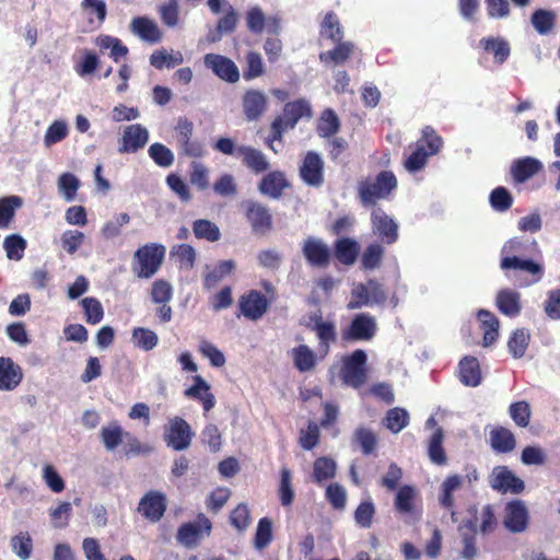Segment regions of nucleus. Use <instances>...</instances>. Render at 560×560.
<instances>
[{
	"label": "nucleus",
	"mask_w": 560,
	"mask_h": 560,
	"mask_svg": "<svg viewBox=\"0 0 560 560\" xmlns=\"http://www.w3.org/2000/svg\"><path fill=\"white\" fill-rule=\"evenodd\" d=\"M397 188V178L392 171H381L376 176L362 178L357 186L358 198L365 208H376L378 200L387 199Z\"/></svg>",
	"instance_id": "f257e3e1"
},
{
	"label": "nucleus",
	"mask_w": 560,
	"mask_h": 560,
	"mask_svg": "<svg viewBox=\"0 0 560 560\" xmlns=\"http://www.w3.org/2000/svg\"><path fill=\"white\" fill-rule=\"evenodd\" d=\"M311 116L312 108L307 101L299 98L285 103L282 114L277 116L271 122V132L266 139L268 148L277 153L278 151L275 149L273 142H281L285 131L293 129L301 118Z\"/></svg>",
	"instance_id": "f03ea898"
},
{
	"label": "nucleus",
	"mask_w": 560,
	"mask_h": 560,
	"mask_svg": "<svg viewBox=\"0 0 560 560\" xmlns=\"http://www.w3.org/2000/svg\"><path fill=\"white\" fill-rule=\"evenodd\" d=\"M442 145L443 140L435 129L425 126L422 129L421 138L415 144V150L404 162L405 168L411 173L422 170L428 163V158L439 153Z\"/></svg>",
	"instance_id": "7ed1b4c3"
},
{
	"label": "nucleus",
	"mask_w": 560,
	"mask_h": 560,
	"mask_svg": "<svg viewBox=\"0 0 560 560\" xmlns=\"http://www.w3.org/2000/svg\"><path fill=\"white\" fill-rule=\"evenodd\" d=\"M165 253V246L158 243H148L139 247L133 254V273L141 279L152 278L161 268Z\"/></svg>",
	"instance_id": "20e7f679"
},
{
	"label": "nucleus",
	"mask_w": 560,
	"mask_h": 560,
	"mask_svg": "<svg viewBox=\"0 0 560 560\" xmlns=\"http://www.w3.org/2000/svg\"><path fill=\"white\" fill-rule=\"evenodd\" d=\"M368 355L364 350L357 349L341 360L339 377L342 384L359 389L368 380Z\"/></svg>",
	"instance_id": "39448f33"
},
{
	"label": "nucleus",
	"mask_w": 560,
	"mask_h": 560,
	"mask_svg": "<svg viewBox=\"0 0 560 560\" xmlns=\"http://www.w3.org/2000/svg\"><path fill=\"white\" fill-rule=\"evenodd\" d=\"M270 300L260 291L252 289L238 298V314L246 319L257 322L267 313Z\"/></svg>",
	"instance_id": "423d86ee"
},
{
	"label": "nucleus",
	"mask_w": 560,
	"mask_h": 560,
	"mask_svg": "<svg viewBox=\"0 0 560 560\" xmlns=\"http://www.w3.org/2000/svg\"><path fill=\"white\" fill-rule=\"evenodd\" d=\"M194 435L195 433L185 419L174 417L168 421V425L164 433V440L167 446L173 450L184 451L190 446Z\"/></svg>",
	"instance_id": "0eeeda50"
},
{
	"label": "nucleus",
	"mask_w": 560,
	"mask_h": 560,
	"mask_svg": "<svg viewBox=\"0 0 560 560\" xmlns=\"http://www.w3.org/2000/svg\"><path fill=\"white\" fill-rule=\"evenodd\" d=\"M243 207L244 215L253 233L265 235L272 230V214L267 206L248 200Z\"/></svg>",
	"instance_id": "6e6552de"
},
{
	"label": "nucleus",
	"mask_w": 560,
	"mask_h": 560,
	"mask_svg": "<svg viewBox=\"0 0 560 560\" xmlns=\"http://www.w3.org/2000/svg\"><path fill=\"white\" fill-rule=\"evenodd\" d=\"M211 529V521L203 513H199L196 522L184 523L179 526L177 540L186 547H194L205 535H210Z\"/></svg>",
	"instance_id": "1a4fd4ad"
},
{
	"label": "nucleus",
	"mask_w": 560,
	"mask_h": 560,
	"mask_svg": "<svg viewBox=\"0 0 560 560\" xmlns=\"http://www.w3.org/2000/svg\"><path fill=\"white\" fill-rule=\"evenodd\" d=\"M377 330L376 322L368 313L357 314L349 327L342 331V339L346 341L371 340Z\"/></svg>",
	"instance_id": "9d476101"
},
{
	"label": "nucleus",
	"mask_w": 560,
	"mask_h": 560,
	"mask_svg": "<svg viewBox=\"0 0 560 560\" xmlns=\"http://www.w3.org/2000/svg\"><path fill=\"white\" fill-rule=\"evenodd\" d=\"M371 224L373 234L384 244L390 245L398 240L397 223L381 207L372 209Z\"/></svg>",
	"instance_id": "9b49d317"
},
{
	"label": "nucleus",
	"mask_w": 560,
	"mask_h": 560,
	"mask_svg": "<svg viewBox=\"0 0 560 560\" xmlns=\"http://www.w3.org/2000/svg\"><path fill=\"white\" fill-rule=\"evenodd\" d=\"M307 327L314 331L319 341V350L323 355H326L330 346L337 341L336 325L331 320H324L320 313H315L310 316Z\"/></svg>",
	"instance_id": "f8f14e48"
},
{
	"label": "nucleus",
	"mask_w": 560,
	"mask_h": 560,
	"mask_svg": "<svg viewBox=\"0 0 560 560\" xmlns=\"http://www.w3.org/2000/svg\"><path fill=\"white\" fill-rule=\"evenodd\" d=\"M166 509L165 494L153 490L147 492L138 504V512L151 523H158L164 516Z\"/></svg>",
	"instance_id": "ddd939ff"
},
{
	"label": "nucleus",
	"mask_w": 560,
	"mask_h": 560,
	"mask_svg": "<svg viewBox=\"0 0 560 560\" xmlns=\"http://www.w3.org/2000/svg\"><path fill=\"white\" fill-rule=\"evenodd\" d=\"M203 62L208 69L223 81L235 83L240 80L238 68L229 57L210 52L205 56Z\"/></svg>",
	"instance_id": "4468645a"
},
{
	"label": "nucleus",
	"mask_w": 560,
	"mask_h": 560,
	"mask_svg": "<svg viewBox=\"0 0 560 560\" xmlns=\"http://www.w3.org/2000/svg\"><path fill=\"white\" fill-rule=\"evenodd\" d=\"M302 254L307 264L316 268H326L331 260L328 245L322 240L312 236L303 242Z\"/></svg>",
	"instance_id": "2eb2a0df"
},
{
	"label": "nucleus",
	"mask_w": 560,
	"mask_h": 560,
	"mask_svg": "<svg viewBox=\"0 0 560 560\" xmlns=\"http://www.w3.org/2000/svg\"><path fill=\"white\" fill-rule=\"evenodd\" d=\"M490 486L501 493L518 494L524 491V481L505 466H498L493 469Z\"/></svg>",
	"instance_id": "dca6fc26"
},
{
	"label": "nucleus",
	"mask_w": 560,
	"mask_h": 560,
	"mask_svg": "<svg viewBox=\"0 0 560 560\" xmlns=\"http://www.w3.org/2000/svg\"><path fill=\"white\" fill-rule=\"evenodd\" d=\"M300 177L312 187H319L324 183V162L320 155L314 151H308L300 166Z\"/></svg>",
	"instance_id": "f3484780"
},
{
	"label": "nucleus",
	"mask_w": 560,
	"mask_h": 560,
	"mask_svg": "<svg viewBox=\"0 0 560 560\" xmlns=\"http://www.w3.org/2000/svg\"><path fill=\"white\" fill-rule=\"evenodd\" d=\"M469 513H472V517L464 521L458 526V532L463 544L462 557L466 560H475L477 556V509L475 506L469 509Z\"/></svg>",
	"instance_id": "a211bd4d"
},
{
	"label": "nucleus",
	"mask_w": 560,
	"mask_h": 560,
	"mask_svg": "<svg viewBox=\"0 0 560 560\" xmlns=\"http://www.w3.org/2000/svg\"><path fill=\"white\" fill-rule=\"evenodd\" d=\"M148 140L149 132L145 127L140 124L129 125L124 130L118 151L119 153H135L144 148Z\"/></svg>",
	"instance_id": "6ab92c4d"
},
{
	"label": "nucleus",
	"mask_w": 560,
	"mask_h": 560,
	"mask_svg": "<svg viewBox=\"0 0 560 560\" xmlns=\"http://www.w3.org/2000/svg\"><path fill=\"white\" fill-rule=\"evenodd\" d=\"M504 526L512 533H522L528 526V511L521 500H513L505 506Z\"/></svg>",
	"instance_id": "aec40b11"
},
{
	"label": "nucleus",
	"mask_w": 560,
	"mask_h": 560,
	"mask_svg": "<svg viewBox=\"0 0 560 560\" xmlns=\"http://www.w3.org/2000/svg\"><path fill=\"white\" fill-rule=\"evenodd\" d=\"M500 268L504 271L521 270L533 277V282H538L544 276V266L532 258L501 257Z\"/></svg>",
	"instance_id": "412c9836"
},
{
	"label": "nucleus",
	"mask_w": 560,
	"mask_h": 560,
	"mask_svg": "<svg viewBox=\"0 0 560 560\" xmlns=\"http://www.w3.org/2000/svg\"><path fill=\"white\" fill-rule=\"evenodd\" d=\"M267 96L258 90H247L242 100L243 113L248 121L258 120L266 112Z\"/></svg>",
	"instance_id": "4be33fe9"
},
{
	"label": "nucleus",
	"mask_w": 560,
	"mask_h": 560,
	"mask_svg": "<svg viewBox=\"0 0 560 560\" xmlns=\"http://www.w3.org/2000/svg\"><path fill=\"white\" fill-rule=\"evenodd\" d=\"M236 156L241 158L242 164L255 174L265 173L270 167L266 155L260 150L250 145L237 147Z\"/></svg>",
	"instance_id": "5701e85b"
},
{
	"label": "nucleus",
	"mask_w": 560,
	"mask_h": 560,
	"mask_svg": "<svg viewBox=\"0 0 560 560\" xmlns=\"http://www.w3.org/2000/svg\"><path fill=\"white\" fill-rule=\"evenodd\" d=\"M540 256V249L535 240L513 237L504 243L501 249L502 257Z\"/></svg>",
	"instance_id": "b1692460"
},
{
	"label": "nucleus",
	"mask_w": 560,
	"mask_h": 560,
	"mask_svg": "<svg viewBox=\"0 0 560 560\" xmlns=\"http://www.w3.org/2000/svg\"><path fill=\"white\" fill-rule=\"evenodd\" d=\"M130 31L140 39L149 44H158L163 37L158 24L147 16L133 18L130 23Z\"/></svg>",
	"instance_id": "393cba45"
},
{
	"label": "nucleus",
	"mask_w": 560,
	"mask_h": 560,
	"mask_svg": "<svg viewBox=\"0 0 560 560\" xmlns=\"http://www.w3.org/2000/svg\"><path fill=\"white\" fill-rule=\"evenodd\" d=\"M290 186L289 180L281 171H272L266 174L259 182V191L272 199H278L282 196L285 188Z\"/></svg>",
	"instance_id": "a878e982"
},
{
	"label": "nucleus",
	"mask_w": 560,
	"mask_h": 560,
	"mask_svg": "<svg viewBox=\"0 0 560 560\" xmlns=\"http://www.w3.org/2000/svg\"><path fill=\"white\" fill-rule=\"evenodd\" d=\"M23 373L20 365L11 358L0 357V389L13 390L22 382Z\"/></svg>",
	"instance_id": "bb28decb"
},
{
	"label": "nucleus",
	"mask_w": 560,
	"mask_h": 560,
	"mask_svg": "<svg viewBox=\"0 0 560 560\" xmlns=\"http://www.w3.org/2000/svg\"><path fill=\"white\" fill-rule=\"evenodd\" d=\"M194 384L185 389L186 397L199 400L206 412L210 411L215 405V397L211 393L210 385L200 376L192 377Z\"/></svg>",
	"instance_id": "cd10ccee"
},
{
	"label": "nucleus",
	"mask_w": 560,
	"mask_h": 560,
	"mask_svg": "<svg viewBox=\"0 0 560 560\" xmlns=\"http://www.w3.org/2000/svg\"><path fill=\"white\" fill-rule=\"evenodd\" d=\"M491 448L498 454L511 453L516 447V439L511 430L497 425L489 432Z\"/></svg>",
	"instance_id": "c85d7f7f"
},
{
	"label": "nucleus",
	"mask_w": 560,
	"mask_h": 560,
	"mask_svg": "<svg viewBox=\"0 0 560 560\" xmlns=\"http://www.w3.org/2000/svg\"><path fill=\"white\" fill-rule=\"evenodd\" d=\"M477 319L480 324V329L483 332L482 346L490 347L499 338L500 322L498 317L488 310H479Z\"/></svg>",
	"instance_id": "c756f323"
},
{
	"label": "nucleus",
	"mask_w": 560,
	"mask_h": 560,
	"mask_svg": "<svg viewBox=\"0 0 560 560\" xmlns=\"http://www.w3.org/2000/svg\"><path fill=\"white\" fill-rule=\"evenodd\" d=\"M495 305L503 315L516 317L522 310L521 294L512 289H502L497 293Z\"/></svg>",
	"instance_id": "7c9ffc66"
},
{
	"label": "nucleus",
	"mask_w": 560,
	"mask_h": 560,
	"mask_svg": "<svg viewBox=\"0 0 560 560\" xmlns=\"http://www.w3.org/2000/svg\"><path fill=\"white\" fill-rule=\"evenodd\" d=\"M360 253L359 243L350 237H341L336 240L334 244V255L336 259L346 266H351L355 262Z\"/></svg>",
	"instance_id": "2f4dec72"
},
{
	"label": "nucleus",
	"mask_w": 560,
	"mask_h": 560,
	"mask_svg": "<svg viewBox=\"0 0 560 560\" xmlns=\"http://www.w3.org/2000/svg\"><path fill=\"white\" fill-rule=\"evenodd\" d=\"M479 45L485 51L493 55L495 63L502 65L510 57L511 47L509 42L503 37H483L479 40Z\"/></svg>",
	"instance_id": "473e14b6"
},
{
	"label": "nucleus",
	"mask_w": 560,
	"mask_h": 560,
	"mask_svg": "<svg viewBox=\"0 0 560 560\" xmlns=\"http://www.w3.org/2000/svg\"><path fill=\"white\" fill-rule=\"evenodd\" d=\"M459 381L470 387L481 383V371L478 360L475 357H465L458 364Z\"/></svg>",
	"instance_id": "72a5a7b5"
},
{
	"label": "nucleus",
	"mask_w": 560,
	"mask_h": 560,
	"mask_svg": "<svg viewBox=\"0 0 560 560\" xmlns=\"http://www.w3.org/2000/svg\"><path fill=\"white\" fill-rule=\"evenodd\" d=\"M542 168V164L535 158L526 156L513 162L511 174L516 183H524Z\"/></svg>",
	"instance_id": "f704fd0d"
},
{
	"label": "nucleus",
	"mask_w": 560,
	"mask_h": 560,
	"mask_svg": "<svg viewBox=\"0 0 560 560\" xmlns=\"http://www.w3.org/2000/svg\"><path fill=\"white\" fill-rule=\"evenodd\" d=\"M291 358L294 368L301 373L313 371L317 364L316 353L306 345L294 347L291 351Z\"/></svg>",
	"instance_id": "c9c22d12"
},
{
	"label": "nucleus",
	"mask_w": 560,
	"mask_h": 560,
	"mask_svg": "<svg viewBox=\"0 0 560 560\" xmlns=\"http://www.w3.org/2000/svg\"><path fill=\"white\" fill-rule=\"evenodd\" d=\"M336 46L327 51L319 54V60L324 63L342 65L353 54L354 45L351 42H335Z\"/></svg>",
	"instance_id": "e433bc0d"
},
{
	"label": "nucleus",
	"mask_w": 560,
	"mask_h": 560,
	"mask_svg": "<svg viewBox=\"0 0 560 560\" xmlns=\"http://www.w3.org/2000/svg\"><path fill=\"white\" fill-rule=\"evenodd\" d=\"M557 14L552 10L537 9L530 15L534 30L540 35H547L556 26Z\"/></svg>",
	"instance_id": "4c0bfd02"
},
{
	"label": "nucleus",
	"mask_w": 560,
	"mask_h": 560,
	"mask_svg": "<svg viewBox=\"0 0 560 560\" xmlns=\"http://www.w3.org/2000/svg\"><path fill=\"white\" fill-rule=\"evenodd\" d=\"M336 470L337 465L332 458L320 456L313 463L312 480L313 482L320 485L326 480L335 478Z\"/></svg>",
	"instance_id": "58836bf2"
},
{
	"label": "nucleus",
	"mask_w": 560,
	"mask_h": 560,
	"mask_svg": "<svg viewBox=\"0 0 560 560\" xmlns=\"http://www.w3.org/2000/svg\"><path fill=\"white\" fill-rule=\"evenodd\" d=\"M319 35L331 42H340L342 39L343 30L338 15L334 11H329L325 14L319 26Z\"/></svg>",
	"instance_id": "ea45409f"
},
{
	"label": "nucleus",
	"mask_w": 560,
	"mask_h": 560,
	"mask_svg": "<svg viewBox=\"0 0 560 560\" xmlns=\"http://www.w3.org/2000/svg\"><path fill=\"white\" fill-rule=\"evenodd\" d=\"M22 206V198L19 196H7L0 198V229H9L16 210Z\"/></svg>",
	"instance_id": "a19ab883"
},
{
	"label": "nucleus",
	"mask_w": 560,
	"mask_h": 560,
	"mask_svg": "<svg viewBox=\"0 0 560 560\" xmlns=\"http://www.w3.org/2000/svg\"><path fill=\"white\" fill-rule=\"evenodd\" d=\"M126 431L117 422L103 427L100 438L107 451L116 450L125 440Z\"/></svg>",
	"instance_id": "79ce46f5"
},
{
	"label": "nucleus",
	"mask_w": 560,
	"mask_h": 560,
	"mask_svg": "<svg viewBox=\"0 0 560 560\" xmlns=\"http://www.w3.org/2000/svg\"><path fill=\"white\" fill-rule=\"evenodd\" d=\"M235 269L233 260H221L217 266L208 271L203 277V287L207 289L214 288L222 279L230 276Z\"/></svg>",
	"instance_id": "37998d69"
},
{
	"label": "nucleus",
	"mask_w": 560,
	"mask_h": 560,
	"mask_svg": "<svg viewBox=\"0 0 560 560\" xmlns=\"http://www.w3.org/2000/svg\"><path fill=\"white\" fill-rule=\"evenodd\" d=\"M340 129V121L336 113L327 108L325 109L317 122V133L322 138H330Z\"/></svg>",
	"instance_id": "c03bdc74"
},
{
	"label": "nucleus",
	"mask_w": 560,
	"mask_h": 560,
	"mask_svg": "<svg viewBox=\"0 0 560 560\" xmlns=\"http://www.w3.org/2000/svg\"><path fill=\"white\" fill-rule=\"evenodd\" d=\"M443 430L441 428L436 429L430 439L428 447L430 460L439 466H443L447 462V456L443 447Z\"/></svg>",
	"instance_id": "a18cd8bd"
},
{
	"label": "nucleus",
	"mask_w": 560,
	"mask_h": 560,
	"mask_svg": "<svg viewBox=\"0 0 560 560\" xmlns=\"http://www.w3.org/2000/svg\"><path fill=\"white\" fill-rule=\"evenodd\" d=\"M383 423L390 432L399 433L409 424V413L400 407L392 408L386 412Z\"/></svg>",
	"instance_id": "49530a36"
},
{
	"label": "nucleus",
	"mask_w": 560,
	"mask_h": 560,
	"mask_svg": "<svg viewBox=\"0 0 560 560\" xmlns=\"http://www.w3.org/2000/svg\"><path fill=\"white\" fill-rule=\"evenodd\" d=\"M352 441L361 448V452L365 456L374 453L377 446V438L375 433L364 427H359L355 429Z\"/></svg>",
	"instance_id": "de8ad7c7"
},
{
	"label": "nucleus",
	"mask_w": 560,
	"mask_h": 560,
	"mask_svg": "<svg viewBox=\"0 0 560 560\" xmlns=\"http://www.w3.org/2000/svg\"><path fill=\"white\" fill-rule=\"evenodd\" d=\"M192 232L199 240H206L208 242H217L221 237V232L218 225L207 219H198L192 223Z\"/></svg>",
	"instance_id": "09e8293b"
},
{
	"label": "nucleus",
	"mask_w": 560,
	"mask_h": 560,
	"mask_svg": "<svg viewBox=\"0 0 560 560\" xmlns=\"http://www.w3.org/2000/svg\"><path fill=\"white\" fill-rule=\"evenodd\" d=\"M530 335L525 328L516 329L508 341V348L510 353L515 359L524 357L527 347L529 345Z\"/></svg>",
	"instance_id": "8fccbe9b"
},
{
	"label": "nucleus",
	"mask_w": 560,
	"mask_h": 560,
	"mask_svg": "<svg viewBox=\"0 0 560 560\" xmlns=\"http://www.w3.org/2000/svg\"><path fill=\"white\" fill-rule=\"evenodd\" d=\"M384 253V247L378 243L368 245L361 256L362 269L374 270L378 268L382 264Z\"/></svg>",
	"instance_id": "3c124183"
},
{
	"label": "nucleus",
	"mask_w": 560,
	"mask_h": 560,
	"mask_svg": "<svg viewBox=\"0 0 560 560\" xmlns=\"http://www.w3.org/2000/svg\"><path fill=\"white\" fill-rule=\"evenodd\" d=\"M416 491L413 487L405 485L397 491L395 498V509L400 514H410L413 511V501Z\"/></svg>",
	"instance_id": "603ef678"
},
{
	"label": "nucleus",
	"mask_w": 560,
	"mask_h": 560,
	"mask_svg": "<svg viewBox=\"0 0 560 560\" xmlns=\"http://www.w3.org/2000/svg\"><path fill=\"white\" fill-rule=\"evenodd\" d=\"M132 341L136 347L150 351L158 346L159 337L149 328L136 327L132 330Z\"/></svg>",
	"instance_id": "864d4df0"
},
{
	"label": "nucleus",
	"mask_w": 560,
	"mask_h": 560,
	"mask_svg": "<svg viewBox=\"0 0 560 560\" xmlns=\"http://www.w3.org/2000/svg\"><path fill=\"white\" fill-rule=\"evenodd\" d=\"M84 317L88 324L96 325L104 317V310L101 302L96 298H84L81 301Z\"/></svg>",
	"instance_id": "5fc2aeb1"
},
{
	"label": "nucleus",
	"mask_w": 560,
	"mask_h": 560,
	"mask_svg": "<svg viewBox=\"0 0 560 560\" xmlns=\"http://www.w3.org/2000/svg\"><path fill=\"white\" fill-rule=\"evenodd\" d=\"M265 73V66L261 56L257 51L246 54V68L243 71V78L246 81L254 80Z\"/></svg>",
	"instance_id": "6e6d98bb"
},
{
	"label": "nucleus",
	"mask_w": 560,
	"mask_h": 560,
	"mask_svg": "<svg viewBox=\"0 0 560 560\" xmlns=\"http://www.w3.org/2000/svg\"><path fill=\"white\" fill-rule=\"evenodd\" d=\"M238 22V16L232 5H229V10L225 14L219 19L217 23V33L211 37L212 42L221 38L223 34H231L235 31Z\"/></svg>",
	"instance_id": "4d7b16f0"
},
{
	"label": "nucleus",
	"mask_w": 560,
	"mask_h": 560,
	"mask_svg": "<svg viewBox=\"0 0 560 560\" xmlns=\"http://www.w3.org/2000/svg\"><path fill=\"white\" fill-rule=\"evenodd\" d=\"M509 413L517 427L526 428L529 424L532 411L527 401L521 400L511 404Z\"/></svg>",
	"instance_id": "13d9d810"
},
{
	"label": "nucleus",
	"mask_w": 560,
	"mask_h": 560,
	"mask_svg": "<svg viewBox=\"0 0 560 560\" xmlns=\"http://www.w3.org/2000/svg\"><path fill=\"white\" fill-rule=\"evenodd\" d=\"M491 207L499 212H504L512 207L513 197L503 186L494 188L489 196Z\"/></svg>",
	"instance_id": "bf43d9fd"
},
{
	"label": "nucleus",
	"mask_w": 560,
	"mask_h": 560,
	"mask_svg": "<svg viewBox=\"0 0 560 560\" xmlns=\"http://www.w3.org/2000/svg\"><path fill=\"white\" fill-rule=\"evenodd\" d=\"M272 540V522L268 517L258 521L254 544L258 550L265 549Z\"/></svg>",
	"instance_id": "052dcab7"
},
{
	"label": "nucleus",
	"mask_w": 560,
	"mask_h": 560,
	"mask_svg": "<svg viewBox=\"0 0 560 560\" xmlns=\"http://www.w3.org/2000/svg\"><path fill=\"white\" fill-rule=\"evenodd\" d=\"M3 248L9 259L20 260L24 255L26 241L18 234H12L4 238Z\"/></svg>",
	"instance_id": "680f3d73"
},
{
	"label": "nucleus",
	"mask_w": 560,
	"mask_h": 560,
	"mask_svg": "<svg viewBox=\"0 0 560 560\" xmlns=\"http://www.w3.org/2000/svg\"><path fill=\"white\" fill-rule=\"evenodd\" d=\"M279 499L283 506H290L294 500V491L291 485V471L283 467L280 471Z\"/></svg>",
	"instance_id": "e2e57ef3"
},
{
	"label": "nucleus",
	"mask_w": 560,
	"mask_h": 560,
	"mask_svg": "<svg viewBox=\"0 0 560 560\" xmlns=\"http://www.w3.org/2000/svg\"><path fill=\"white\" fill-rule=\"evenodd\" d=\"M320 432L319 425L310 421L306 430H301L299 436V444L305 451H312L319 443Z\"/></svg>",
	"instance_id": "0e129e2a"
},
{
	"label": "nucleus",
	"mask_w": 560,
	"mask_h": 560,
	"mask_svg": "<svg viewBox=\"0 0 560 560\" xmlns=\"http://www.w3.org/2000/svg\"><path fill=\"white\" fill-rule=\"evenodd\" d=\"M148 152L154 163L161 167H168L174 162L173 152L162 143L155 142L151 144Z\"/></svg>",
	"instance_id": "69168bd1"
},
{
	"label": "nucleus",
	"mask_w": 560,
	"mask_h": 560,
	"mask_svg": "<svg viewBox=\"0 0 560 560\" xmlns=\"http://www.w3.org/2000/svg\"><path fill=\"white\" fill-rule=\"evenodd\" d=\"M171 255L176 257L182 268L191 269L195 265L196 250L189 244L174 246L171 250Z\"/></svg>",
	"instance_id": "338daca9"
},
{
	"label": "nucleus",
	"mask_w": 560,
	"mask_h": 560,
	"mask_svg": "<svg viewBox=\"0 0 560 560\" xmlns=\"http://www.w3.org/2000/svg\"><path fill=\"white\" fill-rule=\"evenodd\" d=\"M11 547L20 559L26 560L32 555V538L28 533H20L11 538Z\"/></svg>",
	"instance_id": "774afa93"
}]
</instances>
